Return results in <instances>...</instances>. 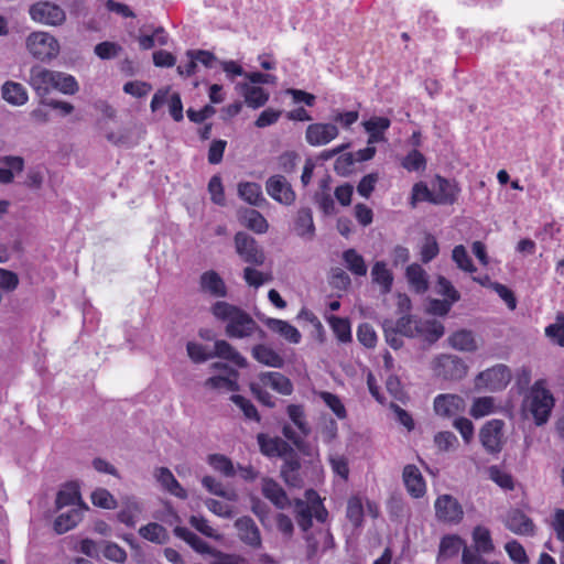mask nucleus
Here are the masks:
<instances>
[{
  "mask_svg": "<svg viewBox=\"0 0 564 564\" xmlns=\"http://www.w3.org/2000/svg\"><path fill=\"white\" fill-rule=\"evenodd\" d=\"M212 313L216 318L227 322L226 335L230 338H246L254 334L259 339L265 338V332L238 306L218 301L212 306Z\"/></svg>",
  "mask_w": 564,
  "mask_h": 564,
  "instance_id": "obj_1",
  "label": "nucleus"
},
{
  "mask_svg": "<svg viewBox=\"0 0 564 564\" xmlns=\"http://www.w3.org/2000/svg\"><path fill=\"white\" fill-rule=\"evenodd\" d=\"M554 405L555 399L543 379L531 386L523 400V410L531 414L536 426L549 422Z\"/></svg>",
  "mask_w": 564,
  "mask_h": 564,
  "instance_id": "obj_2",
  "label": "nucleus"
},
{
  "mask_svg": "<svg viewBox=\"0 0 564 564\" xmlns=\"http://www.w3.org/2000/svg\"><path fill=\"white\" fill-rule=\"evenodd\" d=\"M307 500L295 499L291 502L294 518L301 529H310L313 524V518L318 523H325L328 518V511L324 507L321 498L314 490L306 491Z\"/></svg>",
  "mask_w": 564,
  "mask_h": 564,
  "instance_id": "obj_3",
  "label": "nucleus"
},
{
  "mask_svg": "<svg viewBox=\"0 0 564 564\" xmlns=\"http://www.w3.org/2000/svg\"><path fill=\"white\" fill-rule=\"evenodd\" d=\"M28 52L41 62H50L59 54V43L55 36L44 31H34L25 40Z\"/></svg>",
  "mask_w": 564,
  "mask_h": 564,
  "instance_id": "obj_4",
  "label": "nucleus"
},
{
  "mask_svg": "<svg viewBox=\"0 0 564 564\" xmlns=\"http://www.w3.org/2000/svg\"><path fill=\"white\" fill-rule=\"evenodd\" d=\"M234 246L239 258L254 267H260L265 262V253L258 241L246 231H238L234 237Z\"/></svg>",
  "mask_w": 564,
  "mask_h": 564,
  "instance_id": "obj_5",
  "label": "nucleus"
},
{
  "mask_svg": "<svg viewBox=\"0 0 564 564\" xmlns=\"http://www.w3.org/2000/svg\"><path fill=\"white\" fill-rule=\"evenodd\" d=\"M503 427L502 420L492 419L480 429L479 441L487 454L497 456L501 453L505 444Z\"/></svg>",
  "mask_w": 564,
  "mask_h": 564,
  "instance_id": "obj_6",
  "label": "nucleus"
},
{
  "mask_svg": "<svg viewBox=\"0 0 564 564\" xmlns=\"http://www.w3.org/2000/svg\"><path fill=\"white\" fill-rule=\"evenodd\" d=\"M33 21L51 26L62 25L66 20L65 11L57 4L48 1H40L29 9Z\"/></svg>",
  "mask_w": 564,
  "mask_h": 564,
  "instance_id": "obj_7",
  "label": "nucleus"
},
{
  "mask_svg": "<svg viewBox=\"0 0 564 564\" xmlns=\"http://www.w3.org/2000/svg\"><path fill=\"white\" fill-rule=\"evenodd\" d=\"M510 379V369L505 365H496L477 376L476 386L490 391H500L507 387Z\"/></svg>",
  "mask_w": 564,
  "mask_h": 564,
  "instance_id": "obj_8",
  "label": "nucleus"
},
{
  "mask_svg": "<svg viewBox=\"0 0 564 564\" xmlns=\"http://www.w3.org/2000/svg\"><path fill=\"white\" fill-rule=\"evenodd\" d=\"M268 195L275 202L290 206L295 202L296 195L285 176L276 174L265 182Z\"/></svg>",
  "mask_w": 564,
  "mask_h": 564,
  "instance_id": "obj_9",
  "label": "nucleus"
},
{
  "mask_svg": "<svg viewBox=\"0 0 564 564\" xmlns=\"http://www.w3.org/2000/svg\"><path fill=\"white\" fill-rule=\"evenodd\" d=\"M435 372L446 380H460L467 373V366L458 356L442 355L436 359Z\"/></svg>",
  "mask_w": 564,
  "mask_h": 564,
  "instance_id": "obj_10",
  "label": "nucleus"
},
{
  "mask_svg": "<svg viewBox=\"0 0 564 564\" xmlns=\"http://www.w3.org/2000/svg\"><path fill=\"white\" fill-rule=\"evenodd\" d=\"M55 72L41 65H34L30 68L28 83L42 100L47 99L46 96L54 87Z\"/></svg>",
  "mask_w": 564,
  "mask_h": 564,
  "instance_id": "obj_11",
  "label": "nucleus"
},
{
  "mask_svg": "<svg viewBox=\"0 0 564 564\" xmlns=\"http://www.w3.org/2000/svg\"><path fill=\"white\" fill-rule=\"evenodd\" d=\"M432 192L433 204L452 205L457 200L460 188L455 181L436 175L432 181Z\"/></svg>",
  "mask_w": 564,
  "mask_h": 564,
  "instance_id": "obj_12",
  "label": "nucleus"
},
{
  "mask_svg": "<svg viewBox=\"0 0 564 564\" xmlns=\"http://www.w3.org/2000/svg\"><path fill=\"white\" fill-rule=\"evenodd\" d=\"M339 130L334 123H312L305 131V140L312 147H322L335 140Z\"/></svg>",
  "mask_w": 564,
  "mask_h": 564,
  "instance_id": "obj_13",
  "label": "nucleus"
},
{
  "mask_svg": "<svg viewBox=\"0 0 564 564\" xmlns=\"http://www.w3.org/2000/svg\"><path fill=\"white\" fill-rule=\"evenodd\" d=\"M260 452L267 457H286L294 454L293 447L280 437H270L264 433L257 435Z\"/></svg>",
  "mask_w": 564,
  "mask_h": 564,
  "instance_id": "obj_14",
  "label": "nucleus"
},
{
  "mask_svg": "<svg viewBox=\"0 0 564 564\" xmlns=\"http://www.w3.org/2000/svg\"><path fill=\"white\" fill-rule=\"evenodd\" d=\"M435 511L440 520L451 524L457 523L463 517L462 506L449 495L436 499Z\"/></svg>",
  "mask_w": 564,
  "mask_h": 564,
  "instance_id": "obj_15",
  "label": "nucleus"
},
{
  "mask_svg": "<svg viewBox=\"0 0 564 564\" xmlns=\"http://www.w3.org/2000/svg\"><path fill=\"white\" fill-rule=\"evenodd\" d=\"M465 400L457 394H438L434 399V411L437 415L451 417L465 411Z\"/></svg>",
  "mask_w": 564,
  "mask_h": 564,
  "instance_id": "obj_16",
  "label": "nucleus"
},
{
  "mask_svg": "<svg viewBox=\"0 0 564 564\" xmlns=\"http://www.w3.org/2000/svg\"><path fill=\"white\" fill-rule=\"evenodd\" d=\"M58 516L54 522V529H75L89 508L85 503H77L75 507L57 509Z\"/></svg>",
  "mask_w": 564,
  "mask_h": 564,
  "instance_id": "obj_17",
  "label": "nucleus"
},
{
  "mask_svg": "<svg viewBox=\"0 0 564 564\" xmlns=\"http://www.w3.org/2000/svg\"><path fill=\"white\" fill-rule=\"evenodd\" d=\"M261 491L264 498L270 500L280 510L291 506V500L285 490L272 478L262 479Z\"/></svg>",
  "mask_w": 564,
  "mask_h": 564,
  "instance_id": "obj_18",
  "label": "nucleus"
},
{
  "mask_svg": "<svg viewBox=\"0 0 564 564\" xmlns=\"http://www.w3.org/2000/svg\"><path fill=\"white\" fill-rule=\"evenodd\" d=\"M403 481L408 492L414 498L422 497L426 491L425 480L415 465L403 468Z\"/></svg>",
  "mask_w": 564,
  "mask_h": 564,
  "instance_id": "obj_19",
  "label": "nucleus"
},
{
  "mask_svg": "<svg viewBox=\"0 0 564 564\" xmlns=\"http://www.w3.org/2000/svg\"><path fill=\"white\" fill-rule=\"evenodd\" d=\"M284 463L281 466V477L284 482L294 488H301L303 486V478L301 476V463L297 458L296 453L283 458Z\"/></svg>",
  "mask_w": 564,
  "mask_h": 564,
  "instance_id": "obj_20",
  "label": "nucleus"
},
{
  "mask_svg": "<svg viewBox=\"0 0 564 564\" xmlns=\"http://www.w3.org/2000/svg\"><path fill=\"white\" fill-rule=\"evenodd\" d=\"M202 291L210 294L214 297H225L227 295V286L223 278L214 270L204 272L200 275Z\"/></svg>",
  "mask_w": 564,
  "mask_h": 564,
  "instance_id": "obj_21",
  "label": "nucleus"
},
{
  "mask_svg": "<svg viewBox=\"0 0 564 564\" xmlns=\"http://www.w3.org/2000/svg\"><path fill=\"white\" fill-rule=\"evenodd\" d=\"M391 121L387 117L373 116L362 122L366 132L369 134L368 144L386 141L384 132L389 129Z\"/></svg>",
  "mask_w": 564,
  "mask_h": 564,
  "instance_id": "obj_22",
  "label": "nucleus"
},
{
  "mask_svg": "<svg viewBox=\"0 0 564 564\" xmlns=\"http://www.w3.org/2000/svg\"><path fill=\"white\" fill-rule=\"evenodd\" d=\"M215 357L228 360L239 368H246L248 366L247 359L240 355L234 346L223 339L215 341L212 358Z\"/></svg>",
  "mask_w": 564,
  "mask_h": 564,
  "instance_id": "obj_23",
  "label": "nucleus"
},
{
  "mask_svg": "<svg viewBox=\"0 0 564 564\" xmlns=\"http://www.w3.org/2000/svg\"><path fill=\"white\" fill-rule=\"evenodd\" d=\"M259 379L263 386L270 387L280 394L290 395L293 392V384L291 380L281 372H262L260 373Z\"/></svg>",
  "mask_w": 564,
  "mask_h": 564,
  "instance_id": "obj_24",
  "label": "nucleus"
},
{
  "mask_svg": "<svg viewBox=\"0 0 564 564\" xmlns=\"http://www.w3.org/2000/svg\"><path fill=\"white\" fill-rule=\"evenodd\" d=\"M294 229L299 237L312 240L315 236V226L313 221V213L310 207H301L297 210Z\"/></svg>",
  "mask_w": 564,
  "mask_h": 564,
  "instance_id": "obj_25",
  "label": "nucleus"
},
{
  "mask_svg": "<svg viewBox=\"0 0 564 564\" xmlns=\"http://www.w3.org/2000/svg\"><path fill=\"white\" fill-rule=\"evenodd\" d=\"M239 88L245 98V102L252 109L263 107L269 100V93L262 87L245 83L239 84Z\"/></svg>",
  "mask_w": 564,
  "mask_h": 564,
  "instance_id": "obj_26",
  "label": "nucleus"
},
{
  "mask_svg": "<svg viewBox=\"0 0 564 564\" xmlns=\"http://www.w3.org/2000/svg\"><path fill=\"white\" fill-rule=\"evenodd\" d=\"M154 476L160 485L171 495L181 499H185L187 497L186 490L180 485L169 468H158Z\"/></svg>",
  "mask_w": 564,
  "mask_h": 564,
  "instance_id": "obj_27",
  "label": "nucleus"
},
{
  "mask_svg": "<svg viewBox=\"0 0 564 564\" xmlns=\"http://www.w3.org/2000/svg\"><path fill=\"white\" fill-rule=\"evenodd\" d=\"M252 357L260 364L272 367L282 368L284 366V359L271 347L259 344L252 347Z\"/></svg>",
  "mask_w": 564,
  "mask_h": 564,
  "instance_id": "obj_28",
  "label": "nucleus"
},
{
  "mask_svg": "<svg viewBox=\"0 0 564 564\" xmlns=\"http://www.w3.org/2000/svg\"><path fill=\"white\" fill-rule=\"evenodd\" d=\"M265 325L273 333L279 334L285 340L291 344H299L302 339V335L296 327L291 325L289 322L278 318H268Z\"/></svg>",
  "mask_w": 564,
  "mask_h": 564,
  "instance_id": "obj_29",
  "label": "nucleus"
},
{
  "mask_svg": "<svg viewBox=\"0 0 564 564\" xmlns=\"http://www.w3.org/2000/svg\"><path fill=\"white\" fill-rule=\"evenodd\" d=\"M1 95L8 104L13 106H22L29 99L25 87L12 80H8L2 85Z\"/></svg>",
  "mask_w": 564,
  "mask_h": 564,
  "instance_id": "obj_30",
  "label": "nucleus"
},
{
  "mask_svg": "<svg viewBox=\"0 0 564 564\" xmlns=\"http://www.w3.org/2000/svg\"><path fill=\"white\" fill-rule=\"evenodd\" d=\"M141 503L132 498L127 499L118 512V519L127 527H134L142 517Z\"/></svg>",
  "mask_w": 564,
  "mask_h": 564,
  "instance_id": "obj_31",
  "label": "nucleus"
},
{
  "mask_svg": "<svg viewBox=\"0 0 564 564\" xmlns=\"http://www.w3.org/2000/svg\"><path fill=\"white\" fill-rule=\"evenodd\" d=\"M240 221L256 234H264L269 228V224L262 214L252 208H245L240 212Z\"/></svg>",
  "mask_w": 564,
  "mask_h": 564,
  "instance_id": "obj_32",
  "label": "nucleus"
},
{
  "mask_svg": "<svg viewBox=\"0 0 564 564\" xmlns=\"http://www.w3.org/2000/svg\"><path fill=\"white\" fill-rule=\"evenodd\" d=\"M84 503L80 498L79 487L75 482L65 485L56 496V508L65 509Z\"/></svg>",
  "mask_w": 564,
  "mask_h": 564,
  "instance_id": "obj_33",
  "label": "nucleus"
},
{
  "mask_svg": "<svg viewBox=\"0 0 564 564\" xmlns=\"http://www.w3.org/2000/svg\"><path fill=\"white\" fill-rule=\"evenodd\" d=\"M238 195L241 199L252 206L260 207L265 203L261 186L254 182H241L238 184Z\"/></svg>",
  "mask_w": 564,
  "mask_h": 564,
  "instance_id": "obj_34",
  "label": "nucleus"
},
{
  "mask_svg": "<svg viewBox=\"0 0 564 564\" xmlns=\"http://www.w3.org/2000/svg\"><path fill=\"white\" fill-rule=\"evenodd\" d=\"M372 282L378 284L382 294L390 293L393 283L392 272L387 268L386 262L377 261L371 269Z\"/></svg>",
  "mask_w": 564,
  "mask_h": 564,
  "instance_id": "obj_35",
  "label": "nucleus"
},
{
  "mask_svg": "<svg viewBox=\"0 0 564 564\" xmlns=\"http://www.w3.org/2000/svg\"><path fill=\"white\" fill-rule=\"evenodd\" d=\"M0 163L4 167H0V183L9 184L13 181V172H22L24 169V160L17 155H7L0 159Z\"/></svg>",
  "mask_w": 564,
  "mask_h": 564,
  "instance_id": "obj_36",
  "label": "nucleus"
},
{
  "mask_svg": "<svg viewBox=\"0 0 564 564\" xmlns=\"http://www.w3.org/2000/svg\"><path fill=\"white\" fill-rule=\"evenodd\" d=\"M406 279L411 288L419 294L425 293L429 289L427 273L417 263H412L406 268Z\"/></svg>",
  "mask_w": 564,
  "mask_h": 564,
  "instance_id": "obj_37",
  "label": "nucleus"
},
{
  "mask_svg": "<svg viewBox=\"0 0 564 564\" xmlns=\"http://www.w3.org/2000/svg\"><path fill=\"white\" fill-rule=\"evenodd\" d=\"M420 325L421 321L411 315L402 316L393 323L394 330L409 338L421 337Z\"/></svg>",
  "mask_w": 564,
  "mask_h": 564,
  "instance_id": "obj_38",
  "label": "nucleus"
},
{
  "mask_svg": "<svg viewBox=\"0 0 564 564\" xmlns=\"http://www.w3.org/2000/svg\"><path fill=\"white\" fill-rule=\"evenodd\" d=\"M239 376H231L228 373L213 376L208 378L204 386L206 388L215 389V390H226V391H239L240 387L238 384Z\"/></svg>",
  "mask_w": 564,
  "mask_h": 564,
  "instance_id": "obj_39",
  "label": "nucleus"
},
{
  "mask_svg": "<svg viewBox=\"0 0 564 564\" xmlns=\"http://www.w3.org/2000/svg\"><path fill=\"white\" fill-rule=\"evenodd\" d=\"M343 260L346 268L357 276L367 274V265L365 259L355 249L350 248L343 252Z\"/></svg>",
  "mask_w": 564,
  "mask_h": 564,
  "instance_id": "obj_40",
  "label": "nucleus"
},
{
  "mask_svg": "<svg viewBox=\"0 0 564 564\" xmlns=\"http://www.w3.org/2000/svg\"><path fill=\"white\" fill-rule=\"evenodd\" d=\"M448 341L457 350L475 351L477 349L475 337L470 330H458L448 338Z\"/></svg>",
  "mask_w": 564,
  "mask_h": 564,
  "instance_id": "obj_41",
  "label": "nucleus"
},
{
  "mask_svg": "<svg viewBox=\"0 0 564 564\" xmlns=\"http://www.w3.org/2000/svg\"><path fill=\"white\" fill-rule=\"evenodd\" d=\"M286 413L292 423L301 432L302 436H308L311 434V426L306 421V415L303 405L290 404L286 408Z\"/></svg>",
  "mask_w": 564,
  "mask_h": 564,
  "instance_id": "obj_42",
  "label": "nucleus"
},
{
  "mask_svg": "<svg viewBox=\"0 0 564 564\" xmlns=\"http://www.w3.org/2000/svg\"><path fill=\"white\" fill-rule=\"evenodd\" d=\"M55 80L53 89L58 90L64 95H75L79 90V85L76 78L67 73L55 72Z\"/></svg>",
  "mask_w": 564,
  "mask_h": 564,
  "instance_id": "obj_43",
  "label": "nucleus"
},
{
  "mask_svg": "<svg viewBox=\"0 0 564 564\" xmlns=\"http://www.w3.org/2000/svg\"><path fill=\"white\" fill-rule=\"evenodd\" d=\"M462 546L463 543L457 535L445 536L440 545L438 560L446 561L453 556H456L459 553Z\"/></svg>",
  "mask_w": 564,
  "mask_h": 564,
  "instance_id": "obj_44",
  "label": "nucleus"
},
{
  "mask_svg": "<svg viewBox=\"0 0 564 564\" xmlns=\"http://www.w3.org/2000/svg\"><path fill=\"white\" fill-rule=\"evenodd\" d=\"M328 323L339 341H351V328L348 319L332 315L328 317Z\"/></svg>",
  "mask_w": 564,
  "mask_h": 564,
  "instance_id": "obj_45",
  "label": "nucleus"
},
{
  "mask_svg": "<svg viewBox=\"0 0 564 564\" xmlns=\"http://www.w3.org/2000/svg\"><path fill=\"white\" fill-rule=\"evenodd\" d=\"M202 485L210 494L226 498L227 500H235L237 495L234 490L225 488L223 482L212 476H205L202 479Z\"/></svg>",
  "mask_w": 564,
  "mask_h": 564,
  "instance_id": "obj_46",
  "label": "nucleus"
},
{
  "mask_svg": "<svg viewBox=\"0 0 564 564\" xmlns=\"http://www.w3.org/2000/svg\"><path fill=\"white\" fill-rule=\"evenodd\" d=\"M208 464L225 477H234L236 469L232 462L225 455L212 454L208 456Z\"/></svg>",
  "mask_w": 564,
  "mask_h": 564,
  "instance_id": "obj_47",
  "label": "nucleus"
},
{
  "mask_svg": "<svg viewBox=\"0 0 564 564\" xmlns=\"http://www.w3.org/2000/svg\"><path fill=\"white\" fill-rule=\"evenodd\" d=\"M177 535L188 543L195 551L199 553L209 552V546L206 542V538L198 534L196 531H175Z\"/></svg>",
  "mask_w": 564,
  "mask_h": 564,
  "instance_id": "obj_48",
  "label": "nucleus"
},
{
  "mask_svg": "<svg viewBox=\"0 0 564 564\" xmlns=\"http://www.w3.org/2000/svg\"><path fill=\"white\" fill-rule=\"evenodd\" d=\"M420 326L421 337H424L430 343L438 340L445 332L443 324L437 321H421Z\"/></svg>",
  "mask_w": 564,
  "mask_h": 564,
  "instance_id": "obj_49",
  "label": "nucleus"
},
{
  "mask_svg": "<svg viewBox=\"0 0 564 564\" xmlns=\"http://www.w3.org/2000/svg\"><path fill=\"white\" fill-rule=\"evenodd\" d=\"M495 410V400L492 397L476 398L469 411L470 415L475 419H480L489 415Z\"/></svg>",
  "mask_w": 564,
  "mask_h": 564,
  "instance_id": "obj_50",
  "label": "nucleus"
},
{
  "mask_svg": "<svg viewBox=\"0 0 564 564\" xmlns=\"http://www.w3.org/2000/svg\"><path fill=\"white\" fill-rule=\"evenodd\" d=\"M452 259L456 263L458 269L469 273L476 271V267L474 265L471 258L469 257L466 248L463 245L454 247L452 251Z\"/></svg>",
  "mask_w": 564,
  "mask_h": 564,
  "instance_id": "obj_51",
  "label": "nucleus"
},
{
  "mask_svg": "<svg viewBox=\"0 0 564 564\" xmlns=\"http://www.w3.org/2000/svg\"><path fill=\"white\" fill-rule=\"evenodd\" d=\"M230 401L234 402L243 413L247 420L260 422L261 416L253 403L240 394H232Z\"/></svg>",
  "mask_w": 564,
  "mask_h": 564,
  "instance_id": "obj_52",
  "label": "nucleus"
},
{
  "mask_svg": "<svg viewBox=\"0 0 564 564\" xmlns=\"http://www.w3.org/2000/svg\"><path fill=\"white\" fill-rule=\"evenodd\" d=\"M435 291L437 294L444 296L445 300L456 303L460 299L459 292L454 288L452 282L445 276L440 275L436 280Z\"/></svg>",
  "mask_w": 564,
  "mask_h": 564,
  "instance_id": "obj_53",
  "label": "nucleus"
},
{
  "mask_svg": "<svg viewBox=\"0 0 564 564\" xmlns=\"http://www.w3.org/2000/svg\"><path fill=\"white\" fill-rule=\"evenodd\" d=\"M319 398L339 420H344L347 417L346 408L343 404L341 400L338 398V395L327 391H322L319 393Z\"/></svg>",
  "mask_w": 564,
  "mask_h": 564,
  "instance_id": "obj_54",
  "label": "nucleus"
},
{
  "mask_svg": "<svg viewBox=\"0 0 564 564\" xmlns=\"http://www.w3.org/2000/svg\"><path fill=\"white\" fill-rule=\"evenodd\" d=\"M401 165L409 172L424 171L426 167V160L420 151L411 150L402 160Z\"/></svg>",
  "mask_w": 564,
  "mask_h": 564,
  "instance_id": "obj_55",
  "label": "nucleus"
},
{
  "mask_svg": "<svg viewBox=\"0 0 564 564\" xmlns=\"http://www.w3.org/2000/svg\"><path fill=\"white\" fill-rule=\"evenodd\" d=\"M508 529H532V520L521 510L513 509L508 513Z\"/></svg>",
  "mask_w": 564,
  "mask_h": 564,
  "instance_id": "obj_56",
  "label": "nucleus"
},
{
  "mask_svg": "<svg viewBox=\"0 0 564 564\" xmlns=\"http://www.w3.org/2000/svg\"><path fill=\"white\" fill-rule=\"evenodd\" d=\"M346 514L354 527L357 528L361 525L365 510L360 498L352 497L348 500Z\"/></svg>",
  "mask_w": 564,
  "mask_h": 564,
  "instance_id": "obj_57",
  "label": "nucleus"
},
{
  "mask_svg": "<svg viewBox=\"0 0 564 564\" xmlns=\"http://www.w3.org/2000/svg\"><path fill=\"white\" fill-rule=\"evenodd\" d=\"M419 202H429V203L433 204L432 187L429 188V186L423 182L415 183L412 187V194H411V200H410L411 207L412 208L416 207Z\"/></svg>",
  "mask_w": 564,
  "mask_h": 564,
  "instance_id": "obj_58",
  "label": "nucleus"
},
{
  "mask_svg": "<svg viewBox=\"0 0 564 564\" xmlns=\"http://www.w3.org/2000/svg\"><path fill=\"white\" fill-rule=\"evenodd\" d=\"M91 502L94 506L102 509H115L117 501L115 497L104 488H98L91 492Z\"/></svg>",
  "mask_w": 564,
  "mask_h": 564,
  "instance_id": "obj_59",
  "label": "nucleus"
},
{
  "mask_svg": "<svg viewBox=\"0 0 564 564\" xmlns=\"http://www.w3.org/2000/svg\"><path fill=\"white\" fill-rule=\"evenodd\" d=\"M434 443L440 451L449 452L457 447L458 438L453 432L443 431L435 434Z\"/></svg>",
  "mask_w": 564,
  "mask_h": 564,
  "instance_id": "obj_60",
  "label": "nucleus"
},
{
  "mask_svg": "<svg viewBox=\"0 0 564 564\" xmlns=\"http://www.w3.org/2000/svg\"><path fill=\"white\" fill-rule=\"evenodd\" d=\"M243 279L249 286H253V288L258 289L261 285H263L265 282L271 281L272 275L264 274L263 272L258 271L257 269H254L252 267H246L243 269Z\"/></svg>",
  "mask_w": 564,
  "mask_h": 564,
  "instance_id": "obj_61",
  "label": "nucleus"
},
{
  "mask_svg": "<svg viewBox=\"0 0 564 564\" xmlns=\"http://www.w3.org/2000/svg\"><path fill=\"white\" fill-rule=\"evenodd\" d=\"M545 335L558 346L564 347V314H557L555 323L545 328Z\"/></svg>",
  "mask_w": 564,
  "mask_h": 564,
  "instance_id": "obj_62",
  "label": "nucleus"
},
{
  "mask_svg": "<svg viewBox=\"0 0 564 564\" xmlns=\"http://www.w3.org/2000/svg\"><path fill=\"white\" fill-rule=\"evenodd\" d=\"M440 252L438 243L434 236L427 235L424 239V242L421 247V260L424 263H429Z\"/></svg>",
  "mask_w": 564,
  "mask_h": 564,
  "instance_id": "obj_63",
  "label": "nucleus"
},
{
  "mask_svg": "<svg viewBox=\"0 0 564 564\" xmlns=\"http://www.w3.org/2000/svg\"><path fill=\"white\" fill-rule=\"evenodd\" d=\"M505 550L516 564H529V556L520 543L516 541L508 542Z\"/></svg>",
  "mask_w": 564,
  "mask_h": 564,
  "instance_id": "obj_64",
  "label": "nucleus"
}]
</instances>
